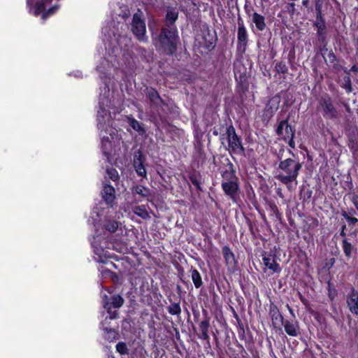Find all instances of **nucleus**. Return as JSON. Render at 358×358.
Returning a JSON list of instances; mask_svg holds the SVG:
<instances>
[{"label":"nucleus","instance_id":"aec40b11","mask_svg":"<svg viewBox=\"0 0 358 358\" xmlns=\"http://www.w3.org/2000/svg\"><path fill=\"white\" fill-rule=\"evenodd\" d=\"M128 122L134 130L137 131L140 135L145 133V129L141 126V123L132 117H127Z\"/></svg>","mask_w":358,"mask_h":358},{"label":"nucleus","instance_id":"4468645a","mask_svg":"<svg viewBox=\"0 0 358 358\" xmlns=\"http://www.w3.org/2000/svg\"><path fill=\"white\" fill-rule=\"evenodd\" d=\"M142 154L141 151H138L134 155V166L136 171L140 176L145 177L146 176V171L142 163Z\"/></svg>","mask_w":358,"mask_h":358},{"label":"nucleus","instance_id":"0eeeda50","mask_svg":"<svg viewBox=\"0 0 358 358\" xmlns=\"http://www.w3.org/2000/svg\"><path fill=\"white\" fill-rule=\"evenodd\" d=\"M52 0H42L36 3L34 7V13L36 16L42 13V19L45 20L47 17L53 14L56 12L59 8L58 5H55L52 8H50L48 10L45 11V3H50Z\"/></svg>","mask_w":358,"mask_h":358},{"label":"nucleus","instance_id":"20e7f679","mask_svg":"<svg viewBox=\"0 0 358 358\" xmlns=\"http://www.w3.org/2000/svg\"><path fill=\"white\" fill-rule=\"evenodd\" d=\"M318 108L323 112V117L327 119H336L338 113L335 108L331 99L328 96L321 98L319 103Z\"/></svg>","mask_w":358,"mask_h":358},{"label":"nucleus","instance_id":"7ed1b4c3","mask_svg":"<svg viewBox=\"0 0 358 358\" xmlns=\"http://www.w3.org/2000/svg\"><path fill=\"white\" fill-rule=\"evenodd\" d=\"M131 26V31L138 40L143 42L147 41L148 36H146L144 14L140 9H138L136 13L134 14Z\"/></svg>","mask_w":358,"mask_h":358},{"label":"nucleus","instance_id":"2eb2a0df","mask_svg":"<svg viewBox=\"0 0 358 358\" xmlns=\"http://www.w3.org/2000/svg\"><path fill=\"white\" fill-rule=\"evenodd\" d=\"M264 264L271 270L273 273H280V267L276 262L275 259L271 255L265 256L263 257Z\"/></svg>","mask_w":358,"mask_h":358},{"label":"nucleus","instance_id":"e433bc0d","mask_svg":"<svg viewBox=\"0 0 358 358\" xmlns=\"http://www.w3.org/2000/svg\"><path fill=\"white\" fill-rule=\"evenodd\" d=\"M209 322L208 320L202 321L199 324V329L201 331H208Z\"/></svg>","mask_w":358,"mask_h":358},{"label":"nucleus","instance_id":"39448f33","mask_svg":"<svg viewBox=\"0 0 358 358\" xmlns=\"http://www.w3.org/2000/svg\"><path fill=\"white\" fill-rule=\"evenodd\" d=\"M229 148L232 152L236 153H243L245 150L242 145L241 139L236 134L235 129L230 126L227 129Z\"/></svg>","mask_w":358,"mask_h":358},{"label":"nucleus","instance_id":"f8f14e48","mask_svg":"<svg viewBox=\"0 0 358 358\" xmlns=\"http://www.w3.org/2000/svg\"><path fill=\"white\" fill-rule=\"evenodd\" d=\"M146 94L152 105L159 106L163 103V100L159 93L152 87L146 88Z\"/></svg>","mask_w":358,"mask_h":358},{"label":"nucleus","instance_id":"b1692460","mask_svg":"<svg viewBox=\"0 0 358 358\" xmlns=\"http://www.w3.org/2000/svg\"><path fill=\"white\" fill-rule=\"evenodd\" d=\"M134 194H139L142 197L148 198L151 196V190L143 185H136L133 189Z\"/></svg>","mask_w":358,"mask_h":358},{"label":"nucleus","instance_id":"09e8293b","mask_svg":"<svg viewBox=\"0 0 358 358\" xmlns=\"http://www.w3.org/2000/svg\"><path fill=\"white\" fill-rule=\"evenodd\" d=\"M346 110L349 111V106L345 105Z\"/></svg>","mask_w":358,"mask_h":358},{"label":"nucleus","instance_id":"58836bf2","mask_svg":"<svg viewBox=\"0 0 358 358\" xmlns=\"http://www.w3.org/2000/svg\"><path fill=\"white\" fill-rule=\"evenodd\" d=\"M347 220L350 224L352 225L355 224L358 222V220L356 217H348Z\"/></svg>","mask_w":358,"mask_h":358},{"label":"nucleus","instance_id":"f257e3e1","mask_svg":"<svg viewBox=\"0 0 358 358\" xmlns=\"http://www.w3.org/2000/svg\"><path fill=\"white\" fill-rule=\"evenodd\" d=\"M179 36L176 26L165 24L159 34L153 38L155 47L167 55H173L177 50Z\"/></svg>","mask_w":358,"mask_h":358},{"label":"nucleus","instance_id":"f3484780","mask_svg":"<svg viewBox=\"0 0 358 358\" xmlns=\"http://www.w3.org/2000/svg\"><path fill=\"white\" fill-rule=\"evenodd\" d=\"M101 118H103V123H110V113L103 107L100 106V108L98 110L97 114V121L99 122V124L101 126L102 120Z\"/></svg>","mask_w":358,"mask_h":358},{"label":"nucleus","instance_id":"ea45409f","mask_svg":"<svg viewBox=\"0 0 358 358\" xmlns=\"http://www.w3.org/2000/svg\"><path fill=\"white\" fill-rule=\"evenodd\" d=\"M199 338H201L203 340H208L209 338L208 331H201Z\"/></svg>","mask_w":358,"mask_h":358},{"label":"nucleus","instance_id":"9d476101","mask_svg":"<svg viewBox=\"0 0 358 358\" xmlns=\"http://www.w3.org/2000/svg\"><path fill=\"white\" fill-rule=\"evenodd\" d=\"M222 188L225 194L229 196L233 201H235L239 187L238 180L222 182Z\"/></svg>","mask_w":358,"mask_h":358},{"label":"nucleus","instance_id":"473e14b6","mask_svg":"<svg viewBox=\"0 0 358 358\" xmlns=\"http://www.w3.org/2000/svg\"><path fill=\"white\" fill-rule=\"evenodd\" d=\"M116 350L121 355L128 354V348L127 347V345L123 342L118 343L116 345Z\"/></svg>","mask_w":358,"mask_h":358},{"label":"nucleus","instance_id":"49530a36","mask_svg":"<svg viewBox=\"0 0 358 358\" xmlns=\"http://www.w3.org/2000/svg\"><path fill=\"white\" fill-rule=\"evenodd\" d=\"M351 70H352V71H357V69L356 66H353L352 67Z\"/></svg>","mask_w":358,"mask_h":358},{"label":"nucleus","instance_id":"c756f323","mask_svg":"<svg viewBox=\"0 0 358 358\" xmlns=\"http://www.w3.org/2000/svg\"><path fill=\"white\" fill-rule=\"evenodd\" d=\"M168 311L171 315H179L181 313V308L178 303H174L168 308Z\"/></svg>","mask_w":358,"mask_h":358},{"label":"nucleus","instance_id":"37998d69","mask_svg":"<svg viewBox=\"0 0 358 358\" xmlns=\"http://www.w3.org/2000/svg\"><path fill=\"white\" fill-rule=\"evenodd\" d=\"M308 2H309V0H303V1H302V4H303L304 6L307 7V6H308Z\"/></svg>","mask_w":358,"mask_h":358},{"label":"nucleus","instance_id":"79ce46f5","mask_svg":"<svg viewBox=\"0 0 358 358\" xmlns=\"http://www.w3.org/2000/svg\"><path fill=\"white\" fill-rule=\"evenodd\" d=\"M105 331H106L108 334H113V336H115V332L113 329H108V328H106Z\"/></svg>","mask_w":358,"mask_h":358},{"label":"nucleus","instance_id":"412c9836","mask_svg":"<svg viewBox=\"0 0 358 358\" xmlns=\"http://www.w3.org/2000/svg\"><path fill=\"white\" fill-rule=\"evenodd\" d=\"M178 17V12L175 8H169L167 10L166 20L168 25L174 26L173 24L176 21Z\"/></svg>","mask_w":358,"mask_h":358},{"label":"nucleus","instance_id":"423d86ee","mask_svg":"<svg viewBox=\"0 0 358 358\" xmlns=\"http://www.w3.org/2000/svg\"><path fill=\"white\" fill-rule=\"evenodd\" d=\"M112 301H110L108 297L105 295L103 299V307L108 310V313L110 314V319L116 318L117 316V313L114 311L111 312L110 309L112 307L115 308H119L122 307L124 304V299L119 294L113 295L111 297Z\"/></svg>","mask_w":358,"mask_h":358},{"label":"nucleus","instance_id":"c85d7f7f","mask_svg":"<svg viewBox=\"0 0 358 358\" xmlns=\"http://www.w3.org/2000/svg\"><path fill=\"white\" fill-rule=\"evenodd\" d=\"M101 144L103 152L106 154V151L110 148V138L108 136H106L103 134H101Z\"/></svg>","mask_w":358,"mask_h":358},{"label":"nucleus","instance_id":"ddd939ff","mask_svg":"<svg viewBox=\"0 0 358 358\" xmlns=\"http://www.w3.org/2000/svg\"><path fill=\"white\" fill-rule=\"evenodd\" d=\"M102 197L107 204H111L115 198V189L111 185L105 184L101 192Z\"/></svg>","mask_w":358,"mask_h":358},{"label":"nucleus","instance_id":"9b49d317","mask_svg":"<svg viewBox=\"0 0 358 358\" xmlns=\"http://www.w3.org/2000/svg\"><path fill=\"white\" fill-rule=\"evenodd\" d=\"M269 314L271 317L273 325L275 327H280L283 323V317L278 308L275 306H271Z\"/></svg>","mask_w":358,"mask_h":358},{"label":"nucleus","instance_id":"cd10ccee","mask_svg":"<svg viewBox=\"0 0 358 358\" xmlns=\"http://www.w3.org/2000/svg\"><path fill=\"white\" fill-rule=\"evenodd\" d=\"M118 222L115 221V220H109L108 222H106V223L105 224V229L111 232V233H113L115 231H116V230L118 228Z\"/></svg>","mask_w":358,"mask_h":358},{"label":"nucleus","instance_id":"bb28decb","mask_svg":"<svg viewBox=\"0 0 358 358\" xmlns=\"http://www.w3.org/2000/svg\"><path fill=\"white\" fill-rule=\"evenodd\" d=\"M192 280L196 288H199L202 285V280L200 273L196 269L192 271Z\"/></svg>","mask_w":358,"mask_h":358},{"label":"nucleus","instance_id":"1a4fd4ad","mask_svg":"<svg viewBox=\"0 0 358 358\" xmlns=\"http://www.w3.org/2000/svg\"><path fill=\"white\" fill-rule=\"evenodd\" d=\"M346 303L350 311L358 315V291L354 287L351 288L350 293L346 296Z\"/></svg>","mask_w":358,"mask_h":358},{"label":"nucleus","instance_id":"c9c22d12","mask_svg":"<svg viewBox=\"0 0 358 358\" xmlns=\"http://www.w3.org/2000/svg\"><path fill=\"white\" fill-rule=\"evenodd\" d=\"M344 87L346 89L348 92H350L352 91L351 82L349 76L344 77Z\"/></svg>","mask_w":358,"mask_h":358},{"label":"nucleus","instance_id":"6e6552de","mask_svg":"<svg viewBox=\"0 0 358 358\" xmlns=\"http://www.w3.org/2000/svg\"><path fill=\"white\" fill-rule=\"evenodd\" d=\"M294 131L287 120L280 121L276 129L277 134L282 136L285 141H287V138H294Z\"/></svg>","mask_w":358,"mask_h":358},{"label":"nucleus","instance_id":"a878e982","mask_svg":"<svg viewBox=\"0 0 358 358\" xmlns=\"http://www.w3.org/2000/svg\"><path fill=\"white\" fill-rule=\"evenodd\" d=\"M222 182L238 180V178L235 175L234 171L232 170L231 169H230L229 170H226L222 173Z\"/></svg>","mask_w":358,"mask_h":358},{"label":"nucleus","instance_id":"72a5a7b5","mask_svg":"<svg viewBox=\"0 0 358 358\" xmlns=\"http://www.w3.org/2000/svg\"><path fill=\"white\" fill-rule=\"evenodd\" d=\"M315 26L317 28V34L319 36H324L326 33L325 31V25L323 22H317Z\"/></svg>","mask_w":358,"mask_h":358},{"label":"nucleus","instance_id":"2f4dec72","mask_svg":"<svg viewBox=\"0 0 358 358\" xmlns=\"http://www.w3.org/2000/svg\"><path fill=\"white\" fill-rule=\"evenodd\" d=\"M108 177L113 181H116L119 178L117 171L114 169H108L106 170Z\"/></svg>","mask_w":358,"mask_h":358},{"label":"nucleus","instance_id":"dca6fc26","mask_svg":"<svg viewBox=\"0 0 358 358\" xmlns=\"http://www.w3.org/2000/svg\"><path fill=\"white\" fill-rule=\"evenodd\" d=\"M280 104V99L278 97L271 98L266 106V112L273 116L274 113L278 109Z\"/></svg>","mask_w":358,"mask_h":358},{"label":"nucleus","instance_id":"4c0bfd02","mask_svg":"<svg viewBox=\"0 0 358 358\" xmlns=\"http://www.w3.org/2000/svg\"><path fill=\"white\" fill-rule=\"evenodd\" d=\"M101 120H102V124L101 126L100 124H97L98 125V128L99 129H100L101 131H105L106 133H107V130H108V127L109 126L110 123H103V118H101Z\"/></svg>","mask_w":358,"mask_h":358},{"label":"nucleus","instance_id":"a18cd8bd","mask_svg":"<svg viewBox=\"0 0 358 358\" xmlns=\"http://www.w3.org/2000/svg\"><path fill=\"white\" fill-rule=\"evenodd\" d=\"M27 5H28V6H30L31 4H32V3H33V1H32V0H27Z\"/></svg>","mask_w":358,"mask_h":358},{"label":"nucleus","instance_id":"a19ab883","mask_svg":"<svg viewBox=\"0 0 358 358\" xmlns=\"http://www.w3.org/2000/svg\"><path fill=\"white\" fill-rule=\"evenodd\" d=\"M287 141H288V144L290 147H292V148H294L295 147L294 138H287Z\"/></svg>","mask_w":358,"mask_h":358},{"label":"nucleus","instance_id":"4be33fe9","mask_svg":"<svg viewBox=\"0 0 358 358\" xmlns=\"http://www.w3.org/2000/svg\"><path fill=\"white\" fill-rule=\"evenodd\" d=\"M252 21L259 31H263L266 27L264 17L255 13L252 15Z\"/></svg>","mask_w":358,"mask_h":358},{"label":"nucleus","instance_id":"f704fd0d","mask_svg":"<svg viewBox=\"0 0 358 358\" xmlns=\"http://www.w3.org/2000/svg\"><path fill=\"white\" fill-rule=\"evenodd\" d=\"M190 179V181L192 182V183L199 190L201 189V186H200V184H201V182L200 180H199V178L195 176V175H192L190 176L189 178Z\"/></svg>","mask_w":358,"mask_h":358},{"label":"nucleus","instance_id":"6ab92c4d","mask_svg":"<svg viewBox=\"0 0 358 358\" xmlns=\"http://www.w3.org/2000/svg\"><path fill=\"white\" fill-rule=\"evenodd\" d=\"M238 41L241 45L245 47L247 43V31L243 24L238 23Z\"/></svg>","mask_w":358,"mask_h":358},{"label":"nucleus","instance_id":"5701e85b","mask_svg":"<svg viewBox=\"0 0 358 358\" xmlns=\"http://www.w3.org/2000/svg\"><path fill=\"white\" fill-rule=\"evenodd\" d=\"M285 330L286 333L292 336H296L298 331H297V325L295 323H293L289 321H285Z\"/></svg>","mask_w":358,"mask_h":358},{"label":"nucleus","instance_id":"de8ad7c7","mask_svg":"<svg viewBox=\"0 0 358 358\" xmlns=\"http://www.w3.org/2000/svg\"><path fill=\"white\" fill-rule=\"evenodd\" d=\"M287 308H288V309H289V310L290 313L293 314L292 310V309L290 308V307L289 306V305H287Z\"/></svg>","mask_w":358,"mask_h":358},{"label":"nucleus","instance_id":"7c9ffc66","mask_svg":"<svg viewBox=\"0 0 358 358\" xmlns=\"http://www.w3.org/2000/svg\"><path fill=\"white\" fill-rule=\"evenodd\" d=\"M343 248L345 255L348 257H350L351 254H352V246L351 243H348L346 240H344L343 241Z\"/></svg>","mask_w":358,"mask_h":358},{"label":"nucleus","instance_id":"a211bd4d","mask_svg":"<svg viewBox=\"0 0 358 358\" xmlns=\"http://www.w3.org/2000/svg\"><path fill=\"white\" fill-rule=\"evenodd\" d=\"M222 253L227 264L234 266L235 264V258L230 248L227 246H224L222 249Z\"/></svg>","mask_w":358,"mask_h":358},{"label":"nucleus","instance_id":"393cba45","mask_svg":"<svg viewBox=\"0 0 358 358\" xmlns=\"http://www.w3.org/2000/svg\"><path fill=\"white\" fill-rule=\"evenodd\" d=\"M134 213L143 219H149L150 217L144 206H137L133 209Z\"/></svg>","mask_w":358,"mask_h":358},{"label":"nucleus","instance_id":"f03ea898","mask_svg":"<svg viewBox=\"0 0 358 358\" xmlns=\"http://www.w3.org/2000/svg\"><path fill=\"white\" fill-rule=\"evenodd\" d=\"M278 168L281 172L275 178L283 184L288 185L296 179L301 164L294 159L287 158L280 161Z\"/></svg>","mask_w":358,"mask_h":358},{"label":"nucleus","instance_id":"c03bdc74","mask_svg":"<svg viewBox=\"0 0 358 358\" xmlns=\"http://www.w3.org/2000/svg\"><path fill=\"white\" fill-rule=\"evenodd\" d=\"M342 215L346 219L348 220V217H350V216L348 215V213L345 211L343 212L342 213Z\"/></svg>","mask_w":358,"mask_h":358}]
</instances>
